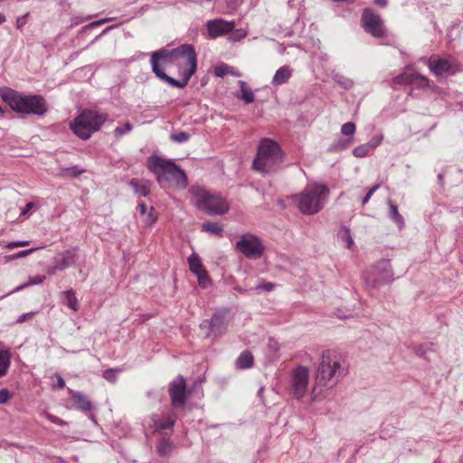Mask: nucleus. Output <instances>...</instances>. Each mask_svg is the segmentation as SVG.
Wrapping results in <instances>:
<instances>
[{"label": "nucleus", "mask_w": 463, "mask_h": 463, "mask_svg": "<svg viewBox=\"0 0 463 463\" xmlns=\"http://www.w3.org/2000/svg\"><path fill=\"white\" fill-rule=\"evenodd\" d=\"M247 35L246 32L243 30H238L232 35V41L237 42L243 38H245Z\"/></svg>", "instance_id": "obj_51"}, {"label": "nucleus", "mask_w": 463, "mask_h": 463, "mask_svg": "<svg viewBox=\"0 0 463 463\" xmlns=\"http://www.w3.org/2000/svg\"><path fill=\"white\" fill-rule=\"evenodd\" d=\"M6 21V17L4 14L0 13V24H4Z\"/></svg>", "instance_id": "obj_59"}, {"label": "nucleus", "mask_w": 463, "mask_h": 463, "mask_svg": "<svg viewBox=\"0 0 463 463\" xmlns=\"http://www.w3.org/2000/svg\"><path fill=\"white\" fill-rule=\"evenodd\" d=\"M131 129H132V125L129 122H126L123 126L118 127L114 129V135L117 138H119L123 135L131 131Z\"/></svg>", "instance_id": "obj_38"}, {"label": "nucleus", "mask_w": 463, "mask_h": 463, "mask_svg": "<svg viewBox=\"0 0 463 463\" xmlns=\"http://www.w3.org/2000/svg\"><path fill=\"white\" fill-rule=\"evenodd\" d=\"M214 73L217 77H223L230 73V67L228 65L218 66L214 69Z\"/></svg>", "instance_id": "obj_44"}, {"label": "nucleus", "mask_w": 463, "mask_h": 463, "mask_svg": "<svg viewBox=\"0 0 463 463\" xmlns=\"http://www.w3.org/2000/svg\"><path fill=\"white\" fill-rule=\"evenodd\" d=\"M312 399H313V401H317L318 399L317 395V386L314 387V389L312 391Z\"/></svg>", "instance_id": "obj_58"}, {"label": "nucleus", "mask_w": 463, "mask_h": 463, "mask_svg": "<svg viewBox=\"0 0 463 463\" xmlns=\"http://www.w3.org/2000/svg\"><path fill=\"white\" fill-rule=\"evenodd\" d=\"M123 370L121 368H109L106 369L102 376L109 383H116L118 379V373H121Z\"/></svg>", "instance_id": "obj_32"}, {"label": "nucleus", "mask_w": 463, "mask_h": 463, "mask_svg": "<svg viewBox=\"0 0 463 463\" xmlns=\"http://www.w3.org/2000/svg\"><path fill=\"white\" fill-rule=\"evenodd\" d=\"M137 208H138L139 213H140L141 215H145L146 213L147 212V207H146L145 203H139Z\"/></svg>", "instance_id": "obj_54"}, {"label": "nucleus", "mask_w": 463, "mask_h": 463, "mask_svg": "<svg viewBox=\"0 0 463 463\" xmlns=\"http://www.w3.org/2000/svg\"><path fill=\"white\" fill-rule=\"evenodd\" d=\"M28 14H24L23 16H20L16 20V27L17 29H22L25 24H26V18Z\"/></svg>", "instance_id": "obj_52"}, {"label": "nucleus", "mask_w": 463, "mask_h": 463, "mask_svg": "<svg viewBox=\"0 0 463 463\" xmlns=\"http://www.w3.org/2000/svg\"><path fill=\"white\" fill-rule=\"evenodd\" d=\"M389 206V217L402 229L404 225V220L399 213L398 207L391 200L387 202Z\"/></svg>", "instance_id": "obj_27"}, {"label": "nucleus", "mask_w": 463, "mask_h": 463, "mask_svg": "<svg viewBox=\"0 0 463 463\" xmlns=\"http://www.w3.org/2000/svg\"><path fill=\"white\" fill-rule=\"evenodd\" d=\"M61 302L73 311H78L80 308L79 301L75 297L72 289H68L61 292Z\"/></svg>", "instance_id": "obj_25"}, {"label": "nucleus", "mask_w": 463, "mask_h": 463, "mask_svg": "<svg viewBox=\"0 0 463 463\" xmlns=\"http://www.w3.org/2000/svg\"><path fill=\"white\" fill-rule=\"evenodd\" d=\"M274 287L275 286L272 282H260L258 285H256L255 288L269 292L273 290Z\"/></svg>", "instance_id": "obj_46"}, {"label": "nucleus", "mask_w": 463, "mask_h": 463, "mask_svg": "<svg viewBox=\"0 0 463 463\" xmlns=\"http://www.w3.org/2000/svg\"><path fill=\"white\" fill-rule=\"evenodd\" d=\"M46 417H47V419H48L51 422H52V423H54V424H56V425H58V426H61V427H63V426H66V425H67V422H66V421H64L63 420L60 419L59 417H57V416H55V415H52V414H47V416H46Z\"/></svg>", "instance_id": "obj_47"}, {"label": "nucleus", "mask_w": 463, "mask_h": 463, "mask_svg": "<svg viewBox=\"0 0 463 463\" xmlns=\"http://www.w3.org/2000/svg\"><path fill=\"white\" fill-rule=\"evenodd\" d=\"M189 269L192 273L197 277V280L200 286L206 288L210 284V278L207 271L203 266L202 260L199 255L195 252L192 253L188 257Z\"/></svg>", "instance_id": "obj_15"}, {"label": "nucleus", "mask_w": 463, "mask_h": 463, "mask_svg": "<svg viewBox=\"0 0 463 463\" xmlns=\"http://www.w3.org/2000/svg\"><path fill=\"white\" fill-rule=\"evenodd\" d=\"M362 24L364 31L376 38L385 35L386 30L381 16L370 8L364 10Z\"/></svg>", "instance_id": "obj_13"}, {"label": "nucleus", "mask_w": 463, "mask_h": 463, "mask_svg": "<svg viewBox=\"0 0 463 463\" xmlns=\"http://www.w3.org/2000/svg\"><path fill=\"white\" fill-rule=\"evenodd\" d=\"M202 230L205 232L220 237H222L223 234V228L218 222H205L202 225Z\"/></svg>", "instance_id": "obj_30"}, {"label": "nucleus", "mask_w": 463, "mask_h": 463, "mask_svg": "<svg viewBox=\"0 0 463 463\" xmlns=\"http://www.w3.org/2000/svg\"><path fill=\"white\" fill-rule=\"evenodd\" d=\"M175 48L172 50L160 49L151 55V67L153 72L161 80L166 82L170 86H181L178 80H175L165 73V71L159 66V61L165 63L174 64V57L176 56Z\"/></svg>", "instance_id": "obj_10"}, {"label": "nucleus", "mask_w": 463, "mask_h": 463, "mask_svg": "<svg viewBox=\"0 0 463 463\" xmlns=\"http://www.w3.org/2000/svg\"><path fill=\"white\" fill-rule=\"evenodd\" d=\"M77 260V254L75 250H67L58 254L53 259L52 266L49 268L48 274L54 275L57 271L63 270L72 266Z\"/></svg>", "instance_id": "obj_14"}, {"label": "nucleus", "mask_w": 463, "mask_h": 463, "mask_svg": "<svg viewBox=\"0 0 463 463\" xmlns=\"http://www.w3.org/2000/svg\"><path fill=\"white\" fill-rule=\"evenodd\" d=\"M285 156V152L277 141L268 137L261 138L252 168L262 175L274 174L282 167Z\"/></svg>", "instance_id": "obj_2"}, {"label": "nucleus", "mask_w": 463, "mask_h": 463, "mask_svg": "<svg viewBox=\"0 0 463 463\" xmlns=\"http://www.w3.org/2000/svg\"><path fill=\"white\" fill-rule=\"evenodd\" d=\"M364 283L373 288L390 284L394 280L393 271L389 260H381L369 271L363 275Z\"/></svg>", "instance_id": "obj_9"}, {"label": "nucleus", "mask_w": 463, "mask_h": 463, "mask_svg": "<svg viewBox=\"0 0 463 463\" xmlns=\"http://www.w3.org/2000/svg\"><path fill=\"white\" fill-rule=\"evenodd\" d=\"M369 151H370V148L368 147V146L366 144H364V145L356 146L353 150V155L355 157L361 158V157L366 156L369 154Z\"/></svg>", "instance_id": "obj_39"}, {"label": "nucleus", "mask_w": 463, "mask_h": 463, "mask_svg": "<svg viewBox=\"0 0 463 463\" xmlns=\"http://www.w3.org/2000/svg\"><path fill=\"white\" fill-rule=\"evenodd\" d=\"M10 398V392L6 388L0 390V404L5 403Z\"/></svg>", "instance_id": "obj_49"}, {"label": "nucleus", "mask_w": 463, "mask_h": 463, "mask_svg": "<svg viewBox=\"0 0 463 463\" xmlns=\"http://www.w3.org/2000/svg\"><path fill=\"white\" fill-rule=\"evenodd\" d=\"M61 172L63 176L78 177L82 173H84V169H81L77 165H73L71 167L61 168Z\"/></svg>", "instance_id": "obj_33"}, {"label": "nucleus", "mask_w": 463, "mask_h": 463, "mask_svg": "<svg viewBox=\"0 0 463 463\" xmlns=\"http://www.w3.org/2000/svg\"><path fill=\"white\" fill-rule=\"evenodd\" d=\"M348 144L346 140H338L330 146L329 151L344 150L348 146Z\"/></svg>", "instance_id": "obj_42"}, {"label": "nucleus", "mask_w": 463, "mask_h": 463, "mask_svg": "<svg viewBox=\"0 0 463 463\" xmlns=\"http://www.w3.org/2000/svg\"><path fill=\"white\" fill-rule=\"evenodd\" d=\"M394 82L398 84H408L410 82H415L419 84L420 88H425L429 84V80L424 76L416 74L412 76L411 80H409L405 75L401 74L394 78Z\"/></svg>", "instance_id": "obj_24"}, {"label": "nucleus", "mask_w": 463, "mask_h": 463, "mask_svg": "<svg viewBox=\"0 0 463 463\" xmlns=\"http://www.w3.org/2000/svg\"><path fill=\"white\" fill-rule=\"evenodd\" d=\"M107 119L108 116L104 113L85 109L70 123V128L79 138L87 140L100 129Z\"/></svg>", "instance_id": "obj_6"}, {"label": "nucleus", "mask_w": 463, "mask_h": 463, "mask_svg": "<svg viewBox=\"0 0 463 463\" xmlns=\"http://www.w3.org/2000/svg\"><path fill=\"white\" fill-rule=\"evenodd\" d=\"M253 355L249 351L242 352L235 361V365L238 369H249L253 365Z\"/></svg>", "instance_id": "obj_26"}, {"label": "nucleus", "mask_w": 463, "mask_h": 463, "mask_svg": "<svg viewBox=\"0 0 463 463\" xmlns=\"http://www.w3.org/2000/svg\"><path fill=\"white\" fill-rule=\"evenodd\" d=\"M169 394L172 404L175 406H183L186 401L185 382L182 376L173 381L169 387Z\"/></svg>", "instance_id": "obj_16"}, {"label": "nucleus", "mask_w": 463, "mask_h": 463, "mask_svg": "<svg viewBox=\"0 0 463 463\" xmlns=\"http://www.w3.org/2000/svg\"><path fill=\"white\" fill-rule=\"evenodd\" d=\"M103 24H105V20L99 19V20H97V21H94V22L90 23V24L85 26V28L98 27V26H99V25H101Z\"/></svg>", "instance_id": "obj_53"}, {"label": "nucleus", "mask_w": 463, "mask_h": 463, "mask_svg": "<svg viewBox=\"0 0 463 463\" xmlns=\"http://www.w3.org/2000/svg\"><path fill=\"white\" fill-rule=\"evenodd\" d=\"M72 401L75 407L81 411H90L93 408L90 400L82 392H75L72 395Z\"/></svg>", "instance_id": "obj_22"}, {"label": "nucleus", "mask_w": 463, "mask_h": 463, "mask_svg": "<svg viewBox=\"0 0 463 463\" xmlns=\"http://www.w3.org/2000/svg\"><path fill=\"white\" fill-rule=\"evenodd\" d=\"M175 418L171 416L155 414L151 417V426L154 427L156 431L171 429L175 425Z\"/></svg>", "instance_id": "obj_20"}, {"label": "nucleus", "mask_w": 463, "mask_h": 463, "mask_svg": "<svg viewBox=\"0 0 463 463\" xmlns=\"http://www.w3.org/2000/svg\"><path fill=\"white\" fill-rule=\"evenodd\" d=\"M210 333L208 335L217 336L222 334L225 330V313L216 312L213 314L209 321Z\"/></svg>", "instance_id": "obj_18"}, {"label": "nucleus", "mask_w": 463, "mask_h": 463, "mask_svg": "<svg viewBox=\"0 0 463 463\" xmlns=\"http://www.w3.org/2000/svg\"><path fill=\"white\" fill-rule=\"evenodd\" d=\"M11 364V354L7 350H0V378L5 376Z\"/></svg>", "instance_id": "obj_28"}, {"label": "nucleus", "mask_w": 463, "mask_h": 463, "mask_svg": "<svg viewBox=\"0 0 463 463\" xmlns=\"http://www.w3.org/2000/svg\"><path fill=\"white\" fill-rule=\"evenodd\" d=\"M333 80H335V82H336L339 86L343 87L345 90H349L354 85V82L352 80L345 78L340 74H335L333 76Z\"/></svg>", "instance_id": "obj_35"}, {"label": "nucleus", "mask_w": 463, "mask_h": 463, "mask_svg": "<svg viewBox=\"0 0 463 463\" xmlns=\"http://www.w3.org/2000/svg\"><path fill=\"white\" fill-rule=\"evenodd\" d=\"M130 184L135 187H138L135 179L131 180ZM137 192L142 196H146L148 194V191L145 185H140L139 188L137 189Z\"/></svg>", "instance_id": "obj_50"}, {"label": "nucleus", "mask_w": 463, "mask_h": 463, "mask_svg": "<svg viewBox=\"0 0 463 463\" xmlns=\"http://www.w3.org/2000/svg\"><path fill=\"white\" fill-rule=\"evenodd\" d=\"M172 449H173L172 442L169 440V439H165V438H163L157 446L158 453L160 456H163V457L167 456L172 451Z\"/></svg>", "instance_id": "obj_31"}, {"label": "nucleus", "mask_w": 463, "mask_h": 463, "mask_svg": "<svg viewBox=\"0 0 463 463\" xmlns=\"http://www.w3.org/2000/svg\"><path fill=\"white\" fill-rule=\"evenodd\" d=\"M309 383V371L306 366H298L291 373L289 380V392L298 399H302L307 391Z\"/></svg>", "instance_id": "obj_12"}, {"label": "nucleus", "mask_w": 463, "mask_h": 463, "mask_svg": "<svg viewBox=\"0 0 463 463\" xmlns=\"http://www.w3.org/2000/svg\"><path fill=\"white\" fill-rule=\"evenodd\" d=\"M190 138V135L184 131L175 133L171 135V139L177 143L187 142Z\"/></svg>", "instance_id": "obj_40"}, {"label": "nucleus", "mask_w": 463, "mask_h": 463, "mask_svg": "<svg viewBox=\"0 0 463 463\" xmlns=\"http://www.w3.org/2000/svg\"><path fill=\"white\" fill-rule=\"evenodd\" d=\"M328 194L327 185L314 184L307 185L300 194L293 195L292 199L302 213L311 215L323 209Z\"/></svg>", "instance_id": "obj_4"}, {"label": "nucleus", "mask_w": 463, "mask_h": 463, "mask_svg": "<svg viewBox=\"0 0 463 463\" xmlns=\"http://www.w3.org/2000/svg\"><path fill=\"white\" fill-rule=\"evenodd\" d=\"M43 248H44V247L38 246V247L31 248L28 250H20L14 254H13V255L7 256L6 259H7V260H14L21 259V258H24V257H26V256L32 254L33 252L36 251L37 250H40Z\"/></svg>", "instance_id": "obj_34"}, {"label": "nucleus", "mask_w": 463, "mask_h": 463, "mask_svg": "<svg viewBox=\"0 0 463 463\" xmlns=\"http://www.w3.org/2000/svg\"><path fill=\"white\" fill-rule=\"evenodd\" d=\"M114 27H115V25H111V26L107 27L106 29H104V30L102 31L101 34H105V33H107L109 30H111V29H112V28H114Z\"/></svg>", "instance_id": "obj_60"}, {"label": "nucleus", "mask_w": 463, "mask_h": 463, "mask_svg": "<svg viewBox=\"0 0 463 463\" xmlns=\"http://www.w3.org/2000/svg\"><path fill=\"white\" fill-rule=\"evenodd\" d=\"M57 463H66L62 458H59Z\"/></svg>", "instance_id": "obj_64"}, {"label": "nucleus", "mask_w": 463, "mask_h": 463, "mask_svg": "<svg viewBox=\"0 0 463 463\" xmlns=\"http://www.w3.org/2000/svg\"><path fill=\"white\" fill-rule=\"evenodd\" d=\"M355 132V125L353 122H346L341 128V133L352 137Z\"/></svg>", "instance_id": "obj_41"}, {"label": "nucleus", "mask_w": 463, "mask_h": 463, "mask_svg": "<svg viewBox=\"0 0 463 463\" xmlns=\"http://www.w3.org/2000/svg\"><path fill=\"white\" fill-rule=\"evenodd\" d=\"M0 97L13 111L18 114L42 117L48 110L46 99L42 95H27L9 87H1Z\"/></svg>", "instance_id": "obj_1"}, {"label": "nucleus", "mask_w": 463, "mask_h": 463, "mask_svg": "<svg viewBox=\"0 0 463 463\" xmlns=\"http://www.w3.org/2000/svg\"><path fill=\"white\" fill-rule=\"evenodd\" d=\"M103 20H105V23H108V22H110L112 20H114L115 18L114 17H108V18H102Z\"/></svg>", "instance_id": "obj_62"}, {"label": "nucleus", "mask_w": 463, "mask_h": 463, "mask_svg": "<svg viewBox=\"0 0 463 463\" xmlns=\"http://www.w3.org/2000/svg\"><path fill=\"white\" fill-rule=\"evenodd\" d=\"M380 188V184H376L374 185H373L367 192L366 195L363 198L362 200V204H365L367 203L371 197L373 196V194Z\"/></svg>", "instance_id": "obj_43"}, {"label": "nucleus", "mask_w": 463, "mask_h": 463, "mask_svg": "<svg viewBox=\"0 0 463 463\" xmlns=\"http://www.w3.org/2000/svg\"><path fill=\"white\" fill-rule=\"evenodd\" d=\"M176 56L174 57V64H175L180 71L183 77L179 80L181 86H174L175 88H184L190 78L195 73L197 67V55L195 49L192 44L184 43L175 48Z\"/></svg>", "instance_id": "obj_7"}, {"label": "nucleus", "mask_w": 463, "mask_h": 463, "mask_svg": "<svg viewBox=\"0 0 463 463\" xmlns=\"http://www.w3.org/2000/svg\"><path fill=\"white\" fill-rule=\"evenodd\" d=\"M373 3L378 5H381V6L384 7V6L387 5L388 0H373Z\"/></svg>", "instance_id": "obj_56"}, {"label": "nucleus", "mask_w": 463, "mask_h": 463, "mask_svg": "<svg viewBox=\"0 0 463 463\" xmlns=\"http://www.w3.org/2000/svg\"><path fill=\"white\" fill-rule=\"evenodd\" d=\"M27 245H29L28 241H16L9 242L8 244H6L5 248L6 249H14V248H17V247H24Z\"/></svg>", "instance_id": "obj_48"}, {"label": "nucleus", "mask_w": 463, "mask_h": 463, "mask_svg": "<svg viewBox=\"0 0 463 463\" xmlns=\"http://www.w3.org/2000/svg\"><path fill=\"white\" fill-rule=\"evenodd\" d=\"M337 238L342 243L345 244L347 249H351L354 245V240L351 236L350 230L345 226L341 227L337 233Z\"/></svg>", "instance_id": "obj_29"}, {"label": "nucleus", "mask_w": 463, "mask_h": 463, "mask_svg": "<svg viewBox=\"0 0 463 463\" xmlns=\"http://www.w3.org/2000/svg\"><path fill=\"white\" fill-rule=\"evenodd\" d=\"M230 73H231V74H232V75H234V76H240V74H239V73H237V72L233 71V69H232V67H230Z\"/></svg>", "instance_id": "obj_61"}, {"label": "nucleus", "mask_w": 463, "mask_h": 463, "mask_svg": "<svg viewBox=\"0 0 463 463\" xmlns=\"http://www.w3.org/2000/svg\"><path fill=\"white\" fill-rule=\"evenodd\" d=\"M383 141V136H374L371 138V140L366 144L370 149H373L377 147Z\"/></svg>", "instance_id": "obj_45"}, {"label": "nucleus", "mask_w": 463, "mask_h": 463, "mask_svg": "<svg viewBox=\"0 0 463 463\" xmlns=\"http://www.w3.org/2000/svg\"><path fill=\"white\" fill-rule=\"evenodd\" d=\"M430 70L436 75H442L452 70V63L448 60L430 57L428 61Z\"/></svg>", "instance_id": "obj_19"}, {"label": "nucleus", "mask_w": 463, "mask_h": 463, "mask_svg": "<svg viewBox=\"0 0 463 463\" xmlns=\"http://www.w3.org/2000/svg\"><path fill=\"white\" fill-rule=\"evenodd\" d=\"M236 249L250 260H258L264 252L260 239L252 233L242 234L236 242Z\"/></svg>", "instance_id": "obj_11"}, {"label": "nucleus", "mask_w": 463, "mask_h": 463, "mask_svg": "<svg viewBox=\"0 0 463 463\" xmlns=\"http://www.w3.org/2000/svg\"><path fill=\"white\" fill-rule=\"evenodd\" d=\"M33 203H28L25 206V209L22 212V214H25L33 207Z\"/></svg>", "instance_id": "obj_57"}, {"label": "nucleus", "mask_w": 463, "mask_h": 463, "mask_svg": "<svg viewBox=\"0 0 463 463\" xmlns=\"http://www.w3.org/2000/svg\"><path fill=\"white\" fill-rule=\"evenodd\" d=\"M347 372L344 359L334 351H325L316 376L317 386L332 388Z\"/></svg>", "instance_id": "obj_3"}, {"label": "nucleus", "mask_w": 463, "mask_h": 463, "mask_svg": "<svg viewBox=\"0 0 463 463\" xmlns=\"http://www.w3.org/2000/svg\"><path fill=\"white\" fill-rule=\"evenodd\" d=\"M57 386L60 389H62L65 387V382H64L63 378L60 375L57 377Z\"/></svg>", "instance_id": "obj_55"}, {"label": "nucleus", "mask_w": 463, "mask_h": 463, "mask_svg": "<svg viewBox=\"0 0 463 463\" xmlns=\"http://www.w3.org/2000/svg\"><path fill=\"white\" fill-rule=\"evenodd\" d=\"M5 114L4 109L0 106V117H3Z\"/></svg>", "instance_id": "obj_63"}, {"label": "nucleus", "mask_w": 463, "mask_h": 463, "mask_svg": "<svg viewBox=\"0 0 463 463\" xmlns=\"http://www.w3.org/2000/svg\"><path fill=\"white\" fill-rule=\"evenodd\" d=\"M144 216L143 222L145 225L151 226L153 225L156 221L157 220V215L155 213V210L153 207L150 208L149 212H146Z\"/></svg>", "instance_id": "obj_37"}, {"label": "nucleus", "mask_w": 463, "mask_h": 463, "mask_svg": "<svg viewBox=\"0 0 463 463\" xmlns=\"http://www.w3.org/2000/svg\"><path fill=\"white\" fill-rule=\"evenodd\" d=\"M196 206L211 215H220L228 212L229 204L219 194H213L200 186L191 189Z\"/></svg>", "instance_id": "obj_8"}, {"label": "nucleus", "mask_w": 463, "mask_h": 463, "mask_svg": "<svg viewBox=\"0 0 463 463\" xmlns=\"http://www.w3.org/2000/svg\"><path fill=\"white\" fill-rule=\"evenodd\" d=\"M292 69L288 65H284L279 68L271 80L273 86H280L288 82L292 76Z\"/></svg>", "instance_id": "obj_21"}, {"label": "nucleus", "mask_w": 463, "mask_h": 463, "mask_svg": "<svg viewBox=\"0 0 463 463\" xmlns=\"http://www.w3.org/2000/svg\"><path fill=\"white\" fill-rule=\"evenodd\" d=\"M43 279H44V277L43 276H40V275L31 277L29 279V280H28V282L18 286L13 292H18V291L22 290L23 288H24L25 287H27L29 285H38V284H41V283L43 282Z\"/></svg>", "instance_id": "obj_36"}, {"label": "nucleus", "mask_w": 463, "mask_h": 463, "mask_svg": "<svg viewBox=\"0 0 463 463\" xmlns=\"http://www.w3.org/2000/svg\"><path fill=\"white\" fill-rule=\"evenodd\" d=\"M239 85L240 90L236 94L237 99L243 100L247 104L252 103L255 96L251 89L244 80H239Z\"/></svg>", "instance_id": "obj_23"}, {"label": "nucleus", "mask_w": 463, "mask_h": 463, "mask_svg": "<svg viewBox=\"0 0 463 463\" xmlns=\"http://www.w3.org/2000/svg\"><path fill=\"white\" fill-rule=\"evenodd\" d=\"M235 27L233 21H225L223 19H214L208 21L206 28L211 38H217L222 34L232 32Z\"/></svg>", "instance_id": "obj_17"}, {"label": "nucleus", "mask_w": 463, "mask_h": 463, "mask_svg": "<svg viewBox=\"0 0 463 463\" xmlns=\"http://www.w3.org/2000/svg\"><path fill=\"white\" fill-rule=\"evenodd\" d=\"M147 163L149 170L156 175L159 183L175 182L182 187L186 186L187 178L184 171L173 161L151 156L148 157Z\"/></svg>", "instance_id": "obj_5"}]
</instances>
